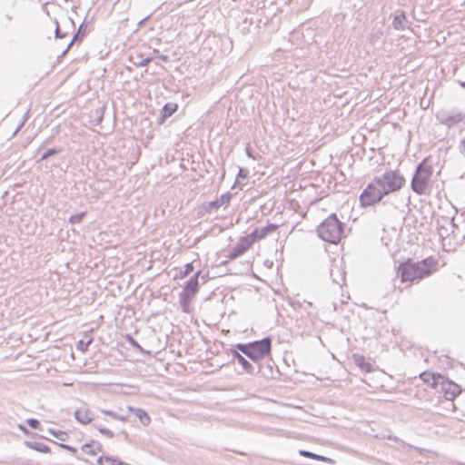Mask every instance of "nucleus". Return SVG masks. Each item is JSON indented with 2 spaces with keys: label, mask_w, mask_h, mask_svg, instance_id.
<instances>
[{
  "label": "nucleus",
  "mask_w": 465,
  "mask_h": 465,
  "mask_svg": "<svg viewBox=\"0 0 465 465\" xmlns=\"http://www.w3.org/2000/svg\"><path fill=\"white\" fill-rule=\"evenodd\" d=\"M94 427L99 430V432H101L103 435L106 436L107 438H110V439L114 438V434L111 430L104 428V427H101L97 424H95Z\"/></svg>",
  "instance_id": "31"
},
{
  "label": "nucleus",
  "mask_w": 465,
  "mask_h": 465,
  "mask_svg": "<svg viewBox=\"0 0 465 465\" xmlns=\"http://www.w3.org/2000/svg\"><path fill=\"white\" fill-rule=\"evenodd\" d=\"M274 366L275 363L272 358L267 360L266 364L259 363L256 366V374H261V376L265 378H273L274 376Z\"/></svg>",
  "instance_id": "13"
},
{
  "label": "nucleus",
  "mask_w": 465,
  "mask_h": 465,
  "mask_svg": "<svg viewBox=\"0 0 465 465\" xmlns=\"http://www.w3.org/2000/svg\"><path fill=\"white\" fill-rule=\"evenodd\" d=\"M248 170L244 168H240L237 173V179H246L248 176Z\"/></svg>",
  "instance_id": "37"
},
{
  "label": "nucleus",
  "mask_w": 465,
  "mask_h": 465,
  "mask_svg": "<svg viewBox=\"0 0 465 465\" xmlns=\"http://www.w3.org/2000/svg\"><path fill=\"white\" fill-rule=\"evenodd\" d=\"M63 151V148L62 147H53V148H49L47 149L45 152H44L40 157L39 160L36 161V163H41L46 159H48L49 157L54 155V154H57L59 153H61Z\"/></svg>",
  "instance_id": "24"
},
{
  "label": "nucleus",
  "mask_w": 465,
  "mask_h": 465,
  "mask_svg": "<svg viewBox=\"0 0 465 465\" xmlns=\"http://www.w3.org/2000/svg\"><path fill=\"white\" fill-rule=\"evenodd\" d=\"M230 353L232 357L233 361H236L239 365L242 366V370L251 375L256 374V366L252 363H251L243 355L242 353L237 350V348L234 346L233 348L230 349Z\"/></svg>",
  "instance_id": "9"
},
{
  "label": "nucleus",
  "mask_w": 465,
  "mask_h": 465,
  "mask_svg": "<svg viewBox=\"0 0 465 465\" xmlns=\"http://www.w3.org/2000/svg\"><path fill=\"white\" fill-rule=\"evenodd\" d=\"M34 436H37V434H34ZM38 437L41 438V439H45L44 436H39L38 435Z\"/></svg>",
  "instance_id": "48"
},
{
  "label": "nucleus",
  "mask_w": 465,
  "mask_h": 465,
  "mask_svg": "<svg viewBox=\"0 0 465 465\" xmlns=\"http://www.w3.org/2000/svg\"><path fill=\"white\" fill-rule=\"evenodd\" d=\"M439 122L448 128H451L462 121H465V114L458 111H441L436 114Z\"/></svg>",
  "instance_id": "7"
},
{
  "label": "nucleus",
  "mask_w": 465,
  "mask_h": 465,
  "mask_svg": "<svg viewBox=\"0 0 465 465\" xmlns=\"http://www.w3.org/2000/svg\"><path fill=\"white\" fill-rule=\"evenodd\" d=\"M87 32V25H85L84 21L79 25L76 33L74 35L73 39L68 44L67 47L63 51L62 55H64L68 50L71 48L72 45L74 43H81L83 39L84 38Z\"/></svg>",
  "instance_id": "14"
},
{
  "label": "nucleus",
  "mask_w": 465,
  "mask_h": 465,
  "mask_svg": "<svg viewBox=\"0 0 465 465\" xmlns=\"http://www.w3.org/2000/svg\"><path fill=\"white\" fill-rule=\"evenodd\" d=\"M152 61H153V57L147 56L143 59H141L140 61H133V64L137 67H143V66H146Z\"/></svg>",
  "instance_id": "32"
},
{
  "label": "nucleus",
  "mask_w": 465,
  "mask_h": 465,
  "mask_svg": "<svg viewBox=\"0 0 465 465\" xmlns=\"http://www.w3.org/2000/svg\"><path fill=\"white\" fill-rule=\"evenodd\" d=\"M50 441L54 443V444H56V445H58L60 448H62V449H64L65 450L70 451L72 454H75L77 452L76 448H74V447H73L71 445L64 444V443H57V442H55L54 440H50Z\"/></svg>",
  "instance_id": "33"
},
{
  "label": "nucleus",
  "mask_w": 465,
  "mask_h": 465,
  "mask_svg": "<svg viewBox=\"0 0 465 465\" xmlns=\"http://www.w3.org/2000/svg\"><path fill=\"white\" fill-rule=\"evenodd\" d=\"M82 450L88 455H95L102 451V444L99 441L92 440L82 446Z\"/></svg>",
  "instance_id": "20"
},
{
  "label": "nucleus",
  "mask_w": 465,
  "mask_h": 465,
  "mask_svg": "<svg viewBox=\"0 0 465 465\" xmlns=\"http://www.w3.org/2000/svg\"><path fill=\"white\" fill-rule=\"evenodd\" d=\"M99 465H124V463L112 457H100L97 460Z\"/></svg>",
  "instance_id": "25"
},
{
  "label": "nucleus",
  "mask_w": 465,
  "mask_h": 465,
  "mask_svg": "<svg viewBox=\"0 0 465 465\" xmlns=\"http://www.w3.org/2000/svg\"><path fill=\"white\" fill-rule=\"evenodd\" d=\"M459 84H460V86H462L463 88H465V81L464 82H461L460 81Z\"/></svg>",
  "instance_id": "47"
},
{
  "label": "nucleus",
  "mask_w": 465,
  "mask_h": 465,
  "mask_svg": "<svg viewBox=\"0 0 465 465\" xmlns=\"http://www.w3.org/2000/svg\"><path fill=\"white\" fill-rule=\"evenodd\" d=\"M55 25H56L55 26V31H54L55 38H64L66 35V34H63L61 32L60 27H59V24H58L57 21H55Z\"/></svg>",
  "instance_id": "38"
},
{
  "label": "nucleus",
  "mask_w": 465,
  "mask_h": 465,
  "mask_svg": "<svg viewBox=\"0 0 465 465\" xmlns=\"http://www.w3.org/2000/svg\"><path fill=\"white\" fill-rule=\"evenodd\" d=\"M200 279L202 283L207 282L209 280L208 273L203 274L201 270L197 271L188 281L185 282L183 286V291L180 293L194 297L199 291Z\"/></svg>",
  "instance_id": "6"
},
{
  "label": "nucleus",
  "mask_w": 465,
  "mask_h": 465,
  "mask_svg": "<svg viewBox=\"0 0 465 465\" xmlns=\"http://www.w3.org/2000/svg\"><path fill=\"white\" fill-rule=\"evenodd\" d=\"M25 445L31 450L42 453H49L51 451L49 446L38 441H25Z\"/></svg>",
  "instance_id": "22"
},
{
  "label": "nucleus",
  "mask_w": 465,
  "mask_h": 465,
  "mask_svg": "<svg viewBox=\"0 0 465 465\" xmlns=\"http://www.w3.org/2000/svg\"><path fill=\"white\" fill-rule=\"evenodd\" d=\"M26 423L28 424V426L34 430H42V427H41V423L38 420L35 419V418H28L26 420Z\"/></svg>",
  "instance_id": "30"
},
{
  "label": "nucleus",
  "mask_w": 465,
  "mask_h": 465,
  "mask_svg": "<svg viewBox=\"0 0 465 465\" xmlns=\"http://www.w3.org/2000/svg\"><path fill=\"white\" fill-rule=\"evenodd\" d=\"M440 384L441 385V390L444 392L445 398L449 401H453L461 392L460 385L451 381H449L444 376L443 380L440 381Z\"/></svg>",
  "instance_id": "10"
},
{
  "label": "nucleus",
  "mask_w": 465,
  "mask_h": 465,
  "mask_svg": "<svg viewBox=\"0 0 465 465\" xmlns=\"http://www.w3.org/2000/svg\"><path fill=\"white\" fill-rule=\"evenodd\" d=\"M193 297L185 294H179V302L183 312H189L190 303Z\"/></svg>",
  "instance_id": "23"
},
{
  "label": "nucleus",
  "mask_w": 465,
  "mask_h": 465,
  "mask_svg": "<svg viewBox=\"0 0 465 465\" xmlns=\"http://www.w3.org/2000/svg\"><path fill=\"white\" fill-rule=\"evenodd\" d=\"M354 363L364 372L370 373L374 371L372 364L366 361L365 357L361 354H353Z\"/></svg>",
  "instance_id": "16"
},
{
  "label": "nucleus",
  "mask_w": 465,
  "mask_h": 465,
  "mask_svg": "<svg viewBox=\"0 0 465 465\" xmlns=\"http://www.w3.org/2000/svg\"><path fill=\"white\" fill-rule=\"evenodd\" d=\"M48 433L55 437L61 441H66L69 439V435L67 432L60 430H55L54 428H49L47 430Z\"/></svg>",
  "instance_id": "26"
},
{
  "label": "nucleus",
  "mask_w": 465,
  "mask_h": 465,
  "mask_svg": "<svg viewBox=\"0 0 465 465\" xmlns=\"http://www.w3.org/2000/svg\"><path fill=\"white\" fill-rule=\"evenodd\" d=\"M278 228L277 224L270 223L262 228H255L250 234H248L249 238L252 240V243L258 242L267 235L274 232Z\"/></svg>",
  "instance_id": "11"
},
{
  "label": "nucleus",
  "mask_w": 465,
  "mask_h": 465,
  "mask_svg": "<svg viewBox=\"0 0 465 465\" xmlns=\"http://www.w3.org/2000/svg\"><path fill=\"white\" fill-rule=\"evenodd\" d=\"M450 224L452 228V233L455 234V230H458L459 229V226L458 224L455 223V218H452L450 221ZM456 237V235H454Z\"/></svg>",
  "instance_id": "41"
},
{
  "label": "nucleus",
  "mask_w": 465,
  "mask_h": 465,
  "mask_svg": "<svg viewBox=\"0 0 465 465\" xmlns=\"http://www.w3.org/2000/svg\"><path fill=\"white\" fill-rule=\"evenodd\" d=\"M245 153H246V154H247V156L249 158L253 159V160L256 159V156L253 154L252 150L250 144H247V146L245 148Z\"/></svg>",
  "instance_id": "39"
},
{
  "label": "nucleus",
  "mask_w": 465,
  "mask_h": 465,
  "mask_svg": "<svg viewBox=\"0 0 465 465\" xmlns=\"http://www.w3.org/2000/svg\"><path fill=\"white\" fill-rule=\"evenodd\" d=\"M420 378L426 383H429L432 388H437L440 381L443 380V375L440 373H432L430 371H423L420 374Z\"/></svg>",
  "instance_id": "15"
},
{
  "label": "nucleus",
  "mask_w": 465,
  "mask_h": 465,
  "mask_svg": "<svg viewBox=\"0 0 465 465\" xmlns=\"http://www.w3.org/2000/svg\"><path fill=\"white\" fill-rule=\"evenodd\" d=\"M85 215H86V212H81L79 213L71 215L69 217L68 222L71 224L79 223H81L83 221V219L85 217Z\"/></svg>",
  "instance_id": "29"
},
{
  "label": "nucleus",
  "mask_w": 465,
  "mask_h": 465,
  "mask_svg": "<svg viewBox=\"0 0 465 465\" xmlns=\"http://www.w3.org/2000/svg\"><path fill=\"white\" fill-rule=\"evenodd\" d=\"M232 197V194L230 192H227L220 196V198L209 202L205 205H203V208L206 213H211L213 210L219 209L221 206L230 203L231 199Z\"/></svg>",
  "instance_id": "12"
},
{
  "label": "nucleus",
  "mask_w": 465,
  "mask_h": 465,
  "mask_svg": "<svg viewBox=\"0 0 465 465\" xmlns=\"http://www.w3.org/2000/svg\"><path fill=\"white\" fill-rule=\"evenodd\" d=\"M128 410L133 412L142 422L143 425H148L151 422V418L149 414L143 409L134 408L132 406H128Z\"/></svg>",
  "instance_id": "21"
},
{
  "label": "nucleus",
  "mask_w": 465,
  "mask_h": 465,
  "mask_svg": "<svg viewBox=\"0 0 465 465\" xmlns=\"http://www.w3.org/2000/svg\"><path fill=\"white\" fill-rule=\"evenodd\" d=\"M126 341L129 342V344L134 348V349H137V350H140V351H143L141 345L138 343L137 341H135L132 335L130 334H127L126 335Z\"/></svg>",
  "instance_id": "34"
},
{
  "label": "nucleus",
  "mask_w": 465,
  "mask_h": 465,
  "mask_svg": "<svg viewBox=\"0 0 465 465\" xmlns=\"http://www.w3.org/2000/svg\"><path fill=\"white\" fill-rule=\"evenodd\" d=\"M433 173V163L430 156L425 157L415 168L411 181V188L417 195L430 193V182Z\"/></svg>",
  "instance_id": "3"
},
{
  "label": "nucleus",
  "mask_w": 465,
  "mask_h": 465,
  "mask_svg": "<svg viewBox=\"0 0 465 465\" xmlns=\"http://www.w3.org/2000/svg\"><path fill=\"white\" fill-rule=\"evenodd\" d=\"M392 26L395 30H405L409 27V21L404 12L394 16Z\"/></svg>",
  "instance_id": "19"
},
{
  "label": "nucleus",
  "mask_w": 465,
  "mask_h": 465,
  "mask_svg": "<svg viewBox=\"0 0 465 465\" xmlns=\"http://www.w3.org/2000/svg\"><path fill=\"white\" fill-rule=\"evenodd\" d=\"M235 347L257 366L262 360L271 356L272 338L267 336L254 341L237 343Z\"/></svg>",
  "instance_id": "4"
},
{
  "label": "nucleus",
  "mask_w": 465,
  "mask_h": 465,
  "mask_svg": "<svg viewBox=\"0 0 465 465\" xmlns=\"http://www.w3.org/2000/svg\"><path fill=\"white\" fill-rule=\"evenodd\" d=\"M116 420H122V421H126L128 420V416L118 414V417H116Z\"/></svg>",
  "instance_id": "44"
},
{
  "label": "nucleus",
  "mask_w": 465,
  "mask_h": 465,
  "mask_svg": "<svg viewBox=\"0 0 465 465\" xmlns=\"http://www.w3.org/2000/svg\"><path fill=\"white\" fill-rule=\"evenodd\" d=\"M194 270L193 262H188L184 265L183 270H182L177 276L180 279L185 278L188 276L191 272H193Z\"/></svg>",
  "instance_id": "27"
},
{
  "label": "nucleus",
  "mask_w": 465,
  "mask_h": 465,
  "mask_svg": "<svg viewBox=\"0 0 465 465\" xmlns=\"http://www.w3.org/2000/svg\"><path fill=\"white\" fill-rule=\"evenodd\" d=\"M252 244L253 243L248 235L242 236L240 238L236 245L228 252L226 257L229 260H234L242 255Z\"/></svg>",
  "instance_id": "8"
},
{
  "label": "nucleus",
  "mask_w": 465,
  "mask_h": 465,
  "mask_svg": "<svg viewBox=\"0 0 465 465\" xmlns=\"http://www.w3.org/2000/svg\"><path fill=\"white\" fill-rule=\"evenodd\" d=\"M18 429H19L21 431H23L25 434H26V435L30 434L29 430H28L25 426H24L23 424H19V425H18Z\"/></svg>",
  "instance_id": "42"
},
{
  "label": "nucleus",
  "mask_w": 465,
  "mask_h": 465,
  "mask_svg": "<svg viewBox=\"0 0 465 465\" xmlns=\"http://www.w3.org/2000/svg\"><path fill=\"white\" fill-rule=\"evenodd\" d=\"M406 185V179L399 169L386 170L382 174L374 176L360 194V206L367 208L376 203L391 193L399 192Z\"/></svg>",
  "instance_id": "1"
},
{
  "label": "nucleus",
  "mask_w": 465,
  "mask_h": 465,
  "mask_svg": "<svg viewBox=\"0 0 465 465\" xmlns=\"http://www.w3.org/2000/svg\"><path fill=\"white\" fill-rule=\"evenodd\" d=\"M299 454L302 457H306V458H310V459H312L314 460L315 458V453L314 452H312V451H309V450H299Z\"/></svg>",
  "instance_id": "36"
},
{
  "label": "nucleus",
  "mask_w": 465,
  "mask_h": 465,
  "mask_svg": "<svg viewBox=\"0 0 465 465\" xmlns=\"http://www.w3.org/2000/svg\"><path fill=\"white\" fill-rule=\"evenodd\" d=\"M462 223H465V219L461 221Z\"/></svg>",
  "instance_id": "49"
},
{
  "label": "nucleus",
  "mask_w": 465,
  "mask_h": 465,
  "mask_svg": "<svg viewBox=\"0 0 465 465\" xmlns=\"http://www.w3.org/2000/svg\"><path fill=\"white\" fill-rule=\"evenodd\" d=\"M74 418L82 424H88L94 420L91 411L85 408L76 410L74 411Z\"/></svg>",
  "instance_id": "17"
},
{
  "label": "nucleus",
  "mask_w": 465,
  "mask_h": 465,
  "mask_svg": "<svg viewBox=\"0 0 465 465\" xmlns=\"http://www.w3.org/2000/svg\"><path fill=\"white\" fill-rule=\"evenodd\" d=\"M344 229L345 223L338 219L336 213H331L317 227V233L324 242L337 244L344 236Z\"/></svg>",
  "instance_id": "5"
},
{
  "label": "nucleus",
  "mask_w": 465,
  "mask_h": 465,
  "mask_svg": "<svg viewBox=\"0 0 465 465\" xmlns=\"http://www.w3.org/2000/svg\"><path fill=\"white\" fill-rule=\"evenodd\" d=\"M159 58H160L161 60L164 61V62H167V61H168V56H167V55H165V54H161V55L159 56Z\"/></svg>",
  "instance_id": "45"
},
{
  "label": "nucleus",
  "mask_w": 465,
  "mask_h": 465,
  "mask_svg": "<svg viewBox=\"0 0 465 465\" xmlns=\"http://www.w3.org/2000/svg\"><path fill=\"white\" fill-rule=\"evenodd\" d=\"M314 460H320V461L328 462V463H331V464H334L335 463V461L332 459L325 457V456H322V455H320V454H316V453H315Z\"/></svg>",
  "instance_id": "35"
},
{
  "label": "nucleus",
  "mask_w": 465,
  "mask_h": 465,
  "mask_svg": "<svg viewBox=\"0 0 465 465\" xmlns=\"http://www.w3.org/2000/svg\"><path fill=\"white\" fill-rule=\"evenodd\" d=\"M102 413L105 414V415H108L110 416L111 418L116 420V417H118V413L113 411H108V410H102L101 411Z\"/></svg>",
  "instance_id": "40"
},
{
  "label": "nucleus",
  "mask_w": 465,
  "mask_h": 465,
  "mask_svg": "<svg viewBox=\"0 0 465 465\" xmlns=\"http://www.w3.org/2000/svg\"><path fill=\"white\" fill-rule=\"evenodd\" d=\"M178 109L177 104L167 103L165 104L161 111L159 118V124H163L167 118L171 117Z\"/></svg>",
  "instance_id": "18"
},
{
  "label": "nucleus",
  "mask_w": 465,
  "mask_h": 465,
  "mask_svg": "<svg viewBox=\"0 0 465 465\" xmlns=\"http://www.w3.org/2000/svg\"><path fill=\"white\" fill-rule=\"evenodd\" d=\"M5 18L8 20V21H11L13 18L10 15H5Z\"/></svg>",
  "instance_id": "46"
},
{
  "label": "nucleus",
  "mask_w": 465,
  "mask_h": 465,
  "mask_svg": "<svg viewBox=\"0 0 465 465\" xmlns=\"http://www.w3.org/2000/svg\"><path fill=\"white\" fill-rule=\"evenodd\" d=\"M93 342V339L90 338L88 341L80 340L76 343V349L79 351L85 352L88 350L89 345Z\"/></svg>",
  "instance_id": "28"
},
{
  "label": "nucleus",
  "mask_w": 465,
  "mask_h": 465,
  "mask_svg": "<svg viewBox=\"0 0 465 465\" xmlns=\"http://www.w3.org/2000/svg\"><path fill=\"white\" fill-rule=\"evenodd\" d=\"M437 265L438 261L433 257H428L417 262L408 259L399 264L397 275L403 282H413L430 276L437 270Z\"/></svg>",
  "instance_id": "2"
},
{
  "label": "nucleus",
  "mask_w": 465,
  "mask_h": 465,
  "mask_svg": "<svg viewBox=\"0 0 465 465\" xmlns=\"http://www.w3.org/2000/svg\"><path fill=\"white\" fill-rule=\"evenodd\" d=\"M150 15H147L146 17L143 18L142 20H140L137 24V27L140 28L143 25L144 22L149 19Z\"/></svg>",
  "instance_id": "43"
}]
</instances>
